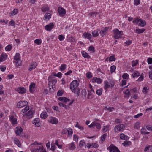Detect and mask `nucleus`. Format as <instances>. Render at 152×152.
Masks as SVG:
<instances>
[{
	"label": "nucleus",
	"instance_id": "obj_1",
	"mask_svg": "<svg viewBox=\"0 0 152 152\" xmlns=\"http://www.w3.org/2000/svg\"><path fill=\"white\" fill-rule=\"evenodd\" d=\"M20 54L17 53L14 57V63H15V66L18 67L21 65V61L20 59Z\"/></svg>",
	"mask_w": 152,
	"mask_h": 152
},
{
	"label": "nucleus",
	"instance_id": "obj_27",
	"mask_svg": "<svg viewBox=\"0 0 152 152\" xmlns=\"http://www.w3.org/2000/svg\"><path fill=\"white\" fill-rule=\"evenodd\" d=\"M47 116V113L46 112H42L40 115V117L42 118H46Z\"/></svg>",
	"mask_w": 152,
	"mask_h": 152
},
{
	"label": "nucleus",
	"instance_id": "obj_17",
	"mask_svg": "<svg viewBox=\"0 0 152 152\" xmlns=\"http://www.w3.org/2000/svg\"><path fill=\"white\" fill-rule=\"evenodd\" d=\"M10 120L12 124H15L17 123V119L16 117L12 115L10 117Z\"/></svg>",
	"mask_w": 152,
	"mask_h": 152
},
{
	"label": "nucleus",
	"instance_id": "obj_55",
	"mask_svg": "<svg viewBox=\"0 0 152 152\" xmlns=\"http://www.w3.org/2000/svg\"><path fill=\"white\" fill-rule=\"evenodd\" d=\"M55 143L59 148H61L62 146L61 145H59L58 144V142L57 140H56Z\"/></svg>",
	"mask_w": 152,
	"mask_h": 152
},
{
	"label": "nucleus",
	"instance_id": "obj_37",
	"mask_svg": "<svg viewBox=\"0 0 152 152\" xmlns=\"http://www.w3.org/2000/svg\"><path fill=\"white\" fill-rule=\"evenodd\" d=\"M86 77L88 79L91 78L92 77V75L90 72H88L86 74Z\"/></svg>",
	"mask_w": 152,
	"mask_h": 152
},
{
	"label": "nucleus",
	"instance_id": "obj_42",
	"mask_svg": "<svg viewBox=\"0 0 152 152\" xmlns=\"http://www.w3.org/2000/svg\"><path fill=\"white\" fill-rule=\"evenodd\" d=\"M138 61L137 60L132 61V67L135 66L138 64Z\"/></svg>",
	"mask_w": 152,
	"mask_h": 152
},
{
	"label": "nucleus",
	"instance_id": "obj_51",
	"mask_svg": "<svg viewBox=\"0 0 152 152\" xmlns=\"http://www.w3.org/2000/svg\"><path fill=\"white\" fill-rule=\"evenodd\" d=\"M143 73H142L141 75H140V76L138 79L137 81H142L143 79Z\"/></svg>",
	"mask_w": 152,
	"mask_h": 152
},
{
	"label": "nucleus",
	"instance_id": "obj_4",
	"mask_svg": "<svg viewBox=\"0 0 152 152\" xmlns=\"http://www.w3.org/2000/svg\"><path fill=\"white\" fill-rule=\"evenodd\" d=\"M79 83L77 80L73 81L70 84V88L71 90L74 89L75 88H78Z\"/></svg>",
	"mask_w": 152,
	"mask_h": 152
},
{
	"label": "nucleus",
	"instance_id": "obj_18",
	"mask_svg": "<svg viewBox=\"0 0 152 152\" xmlns=\"http://www.w3.org/2000/svg\"><path fill=\"white\" fill-rule=\"evenodd\" d=\"M7 55L6 53H2L0 57V61L2 62L4 61L7 58Z\"/></svg>",
	"mask_w": 152,
	"mask_h": 152
},
{
	"label": "nucleus",
	"instance_id": "obj_25",
	"mask_svg": "<svg viewBox=\"0 0 152 152\" xmlns=\"http://www.w3.org/2000/svg\"><path fill=\"white\" fill-rule=\"evenodd\" d=\"M104 88L105 90H107L110 87V83L107 81H105L104 82Z\"/></svg>",
	"mask_w": 152,
	"mask_h": 152
},
{
	"label": "nucleus",
	"instance_id": "obj_54",
	"mask_svg": "<svg viewBox=\"0 0 152 152\" xmlns=\"http://www.w3.org/2000/svg\"><path fill=\"white\" fill-rule=\"evenodd\" d=\"M63 93V92L62 90H59L58 91L57 94L58 96H60L62 95Z\"/></svg>",
	"mask_w": 152,
	"mask_h": 152
},
{
	"label": "nucleus",
	"instance_id": "obj_12",
	"mask_svg": "<svg viewBox=\"0 0 152 152\" xmlns=\"http://www.w3.org/2000/svg\"><path fill=\"white\" fill-rule=\"evenodd\" d=\"M54 24L53 23H50L45 26V29L48 31H50L54 26Z\"/></svg>",
	"mask_w": 152,
	"mask_h": 152
},
{
	"label": "nucleus",
	"instance_id": "obj_40",
	"mask_svg": "<svg viewBox=\"0 0 152 152\" xmlns=\"http://www.w3.org/2000/svg\"><path fill=\"white\" fill-rule=\"evenodd\" d=\"M131 142L129 141H126L122 143L123 145L124 146H127L128 145H129L130 144Z\"/></svg>",
	"mask_w": 152,
	"mask_h": 152
},
{
	"label": "nucleus",
	"instance_id": "obj_23",
	"mask_svg": "<svg viewBox=\"0 0 152 152\" xmlns=\"http://www.w3.org/2000/svg\"><path fill=\"white\" fill-rule=\"evenodd\" d=\"M140 73L138 71H135L132 74V76L133 78L137 77L140 76Z\"/></svg>",
	"mask_w": 152,
	"mask_h": 152
},
{
	"label": "nucleus",
	"instance_id": "obj_30",
	"mask_svg": "<svg viewBox=\"0 0 152 152\" xmlns=\"http://www.w3.org/2000/svg\"><path fill=\"white\" fill-rule=\"evenodd\" d=\"M141 132L142 134H148L149 132L147 131L145 128H142L141 130Z\"/></svg>",
	"mask_w": 152,
	"mask_h": 152
},
{
	"label": "nucleus",
	"instance_id": "obj_2",
	"mask_svg": "<svg viewBox=\"0 0 152 152\" xmlns=\"http://www.w3.org/2000/svg\"><path fill=\"white\" fill-rule=\"evenodd\" d=\"M132 22L134 24H137L142 27H144L146 24V23L145 20L139 19L137 17L134 18Z\"/></svg>",
	"mask_w": 152,
	"mask_h": 152
},
{
	"label": "nucleus",
	"instance_id": "obj_34",
	"mask_svg": "<svg viewBox=\"0 0 152 152\" xmlns=\"http://www.w3.org/2000/svg\"><path fill=\"white\" fill-rule=\"evenodd\" d=\"M49 10V7L48 6H44L41 8L42 11L45 12H46V11L48 10Z\"/></svg>",
	"mask_w": 152,
	"mask_h": 152
},
{
	"label": "nucleus",
	"instance_id": "obj_63",
	"mask_svg": "<svg viewBox=\"0 0 152 152\" xmlns=\"http://www.w3.org/2000/svg\"><path fill=\"white\" fill-rule=\"evenodd\" d=\"M129 75L127 73H124L122 75V77L124 79H126L129 77Z\"/></svg>",
	"mask_w": 152,
	"mask_h": 152
},
{
	"label": "nucleus",
	"instance_id": "obj_19",
	"mask_svg": "<svg viewBox=\"0 0 152 152\" xmlns=\"http://www.w3.org/2000/svg\"><path fill=\"white\" fill-rule=\"evenodd\" d=\"M35 84L34 83H31L29 86V91L30 92L32 93L34 91Z\"/></svg>",
	"mask_w": 152,
	"mask_h": 152
},
{
	"label": "nucleus",
	"instance_id": "obj_58",
	"mask_svg": "<svg viewBox=\"0 0 152 152\" xmlns=\"http://www.w3.org/2000/svg\"><path fill=\"white\" fill-rule=\"evenodd\" d=\"M142 91L145 94L147 93L148 92V90L147 88L146 87H144L142 89Z\"/></svg>",
	"mask_w": 152,
	"mask_h": 152
},
{
	"label": "nucleus",
	"instance_id": "obj_7",
	"mask_svg": "<svg viewBox=\"0 0 152 152\" xmlns=\"http://www.w3.org/2000/svg\"><path fill=\"white\" fill-rule=\"evenodd\" d=\"M88 126L90 127L93 128L96 127V128L98 129H100L101 127L100 124L96 121L92 122L90 125Z\"/></svg>",
	"mask_w": 152,
	"mask_h": 152
},
{
	"label": "nucleus",
	"instance_id": "obj_21",
	"mask_svg": "<svg viewBox=\"0 0 152 152\" xmlns=\"http://www.w3.org/2000/svg\"><path fill=\"white\" fill-rule=\"evenodd\" d=\"M83 35L84 36L85 38H87L90 41H91V39L92 37L91 35L88 33H84Z\"/></svg>",
	"mask_w": 152,
	"mask_h": 152
},
{
	"label": "nucleus",
	"instance_id": "obj_57",
	"mask_svg": "<svg viewBox=\"0 0 152 152\" xmlns=\"http://www.w3.org/2000/svg\"><path fill=\"white\" fill-rule=\"evenodd\" d=\"M146 128L148 130L152 131V126L150 125H148L146 126Z\"/></svg>",
	"mask_w": 152,
	"mask_h": 152
},
{
	"label": "nucleus",
	"instance_id": "obj_53",
	"mask_svg": "<svg viewBox=\"0 0 152 152\" xmlns=\"http://www.w3.org/2000/svg\"><path fill=\"white\" fill-rule=\"evenodd\" d=\"M106 136H107V134H103L102 136L101 137V140L102 141H104L105 140Z\"/></svg>",
	"mask_w": 152,
	"mask_h": 152
},
{
	"label": "nucleus",
	"instance_id": "obj_14",
	"mask_svg": "<svg viewBox=\"0 0 152 152\" xmlns=\"http://www.w3.org/2000/svg\"><path fill=\"white\" fill-rule=\"evenodd\" d=\"M33 123L37 126L39 127L40 125L39 119L37 118H35L33 121Z\"/></svg>",
	"mask_w": 152,
	"mask_h": 152
},
{
	"label": "nucleus",
	"instance_id": "obj_22",
	"mask_svg": "<svg viewBox=\"0 0 152 152\" xmlns=\"http://www.w3.org/2000/svg\"><path fill=\"white\" fill-rule=\"evenodd\" d=\"M36 63L35 62H33L30 66V67L28 69L29 70L31 71L32 69H34L36 68Z\"/></svg>",
	"mask_w": 152,
	"mask_h": 152
},
{
	"label": "nucleus",
	"instance_id": "obj_29",
	"mask_svg": "<svg viewBox=\"0 0 152 152\" xmlns=\"http://www.w3.org/2000/svg\"><path fill=\"white\" fill-rule=\"evenodd\" d=\"M33 111L31 110L26 113V115L28 116V117L29 118H31L32 117L33 115Z\"/></svg>",
	"mask_w": 152,
	"mask_h": 152
},
{
	"label": "nucleus",
	"instance_id": "obj_36",
	"mask_svg": "<svg viewBox=\"0 0 152 152\" xmlns=\"http://www.w3.org/2000/svg\"><path fill=\"white\" fill-rule=\"evenodd\" d=\"M145 30L144 28L141 29L138 28L136 30V32L138 33H143Z\"/></svg>",
	"mask_w": 152,
	"mask_h": 152
},
{
	"label": "nucleus",
	"instance_id": "obj_49",
	"mask_svg": "<svg viewBox=\"0 0 152 152\" xmlns=\"http://www.w3.org/2000/svg\"><path fill=\"white\" fill-rule=\"evenodd\" d=\"M70 145V149L72 150L74 149L75 148V147L74 142H72Z\"/></svg>",
	"mask_w": 152,
	"mask_h": 152
},
{
	"label": "nucleus",
	"instance_id": "obj_59",
	"mask_svg": "<svg viewBox=\"0 0 152 152\" xmlns=\"http://www.w3.org/2000/svg\"><path fill=\"white\" fill-rule=\"evenodd\" d=\"M15 143L16 144L18 145V146L19 147H20L21 146V144L19 143V141L18 140H15Z\"/></svg>",
	"mask_w": 152,
	"mask_h": 152
},
{
	"label": "nucleus",
	"instance_id": "obj_16",
	"mask_svg": "<svg viewBox=\"0 0 152 152\" xmlns=\"http://www.w3.org/2000/svg\"><path fill=\"white\" fill-rule=\"evenodd\" d=\"M41 148V146L37 145L32 148L31 151L32 152H40Z\"/></svg>",
	"mask_w": 152,
	"mask_h": 152
},
{
	"label": "nucleus",
	"instance_id": "obj_45",
	"mask_svg": "<svg viewBox=\"0 0 152 152\" xmlns=\"http://www.w3.org/2000/svg\"><path fill=\"white\" fill-rule=\"evenodd\" d=\"M66 65L65 64H62L60 67V69L61 71L64 70L66 68Z\"/></svg>",
	"mask_w": 152,
	"mask_h": 152
},
{
	"label": "nucleus",
	"instance_id": "obj_47",
	"mask_svg": "<svg viewBox=\"0 0 152 152\" xmlns=\"http://www.w3.org/2000/svg\"><path fill=\"white\" fill-rule=\"evenodd\" d=\"M12 47L10 45H8L5 48V50L6 51H9L12 49Z\"/></svg>",
	"mask_w": 152,
	"mask_h": 152
},
{
	"label": "nucleus",
	"instance_id": "obj_32",
	"mask_svg": "<svg viewBox=\"0 0 152 152\" xmlns=\"http://www.w3.org/2000/svg\"><path fill=\"white\" fill-rule=\"evenodd\" d=\"M51 15L50 13H46L44 15L45 19L48 20L51 18Z\"/></svg>",
	"mask_w": 152,
	"mask_h": 152
},
{
	"label": "nucleus",
	"instance_id": "obj_11",
	"mask_svg": "<svg viewBox=\"0 0 152 152\" xmlns=\"http://www.w3.org/2000/svg\"><path fill=\"white\" fill-rule=\"evenodd\" d=\"M19 93L23 94L26 93V89L23 87H18L15 89Z\"/></svg>",
	"mask_w": 152,
	"mask_h": 152
},
{
	"label": "nucleus",
	"instance_id": "obj_15",
	"mask_svg": "<svg viewBox=\"0 0 152 152\" xmlns=\"http://www.w3.org/2000/svg\"><path fill=\"white\" fill-rule=\"evenodd\" d=\"M71 91L76 94V96L78 97L79 96L80 92V89L79 88H75L74 89L71 90Z\"/></svg>",
	"mask_w": 152,
	"mask_h": 152
},
{
	"label": "nucleus",
	"instance_id": "obj_50",
	"mask_svg": "<svg viewBox=\"0 0 152 152\" xmlns=\"http://www.w3.org/2000/svg\"><path fill=\"white\" fill-rule=\"evenodd\" d=\"M34 43L37 45H40L42 43L41 40L39 39H36L34 41Z\"/></svg>",
	"mask_w": 152,
	"mask_h": 152
},
{
	"label": "nucleus",
	"instance_id": "obj_26",
	"mask_svg": "<svg viewBox=\"0 0 152 152\" xmlns=\"http://www.w3.org/2000/svg\"><path fill=\"white\" fill-rule=\"evenodd\" d=\"M97 12H91L89 13V15L91 17L94 18L96 17L97 15H98Z\"/></svg>",
	"mask_w": 152,
	"mask_h": 152
},
{
	"label": "nucleus",
	"instance_id": "obj_3",
	"mask_svg": "<svg viewBox=\"0 0 152 152\" xmlns=\"http://www.w3.org/2000/svg\"><path fill=\"white\" fill-rule=\"evenodd\" d=\"M114 34V38L115 39H118L121 37L123 35V33L122 31H119L118 29H114L113 31Z\"/></svg>",
	"mask_w": 152,
	"mask_h": 152
},
{
	"label": "nucleus",
	"instance_id": "obj_28",
	"mask_svg": "<svg viewBox=\"0 0 152 152\" xmlns=\"http://www.w3.org/2000/svg\"><path fill=\"white\" fill-rule=\"evenodd\" d=\"M82 56L85 58H90V56L85 51H83L82 52Z\"/></svg>",
	"mask_w": 152,
	"mask_h": 152
},
{
	"label": "nucleus",
	"instance_id": "obj_8",
	"mask_svg": "<svg viewBox=\"0 0 152 152\" xmlns=\"http://www.w3.org/2000/svg\"><path fill=\"white\" fill-rule=\"evenodd\" d=\"M58 12L60 16L61 17L64 16L66 14V10L63 8L59 7L58 8Z\"/></svg>",
	"mask_w": 152,
	"mask_h": 152
},
{
	"label": "nucleus",
	"instance_id": "obj_20",
	"mask_svg": "<svg viewBox=\"0 0 152 152\" xmlns=\"http://www.w3.org/2000/svg\"><path fill=\"white\" fill-rule=\"evenodd\" d=\"M93 82H96L97 83L100 84L102 82V80L100 78L97 77L93 78L92 79Z\"/></svg>",
	"mask_w": 152,
	"mask_h": 152
},
{
	"label": "nucleus",
	"instance_id": "obj_31",
	"mask_svg": "<svg viewBox=\"0 0 152 152\" xmlns=\"http://www.w3.org/2000/svg\"><path fill=\"white\" fill-rule=\"evenodd\" d=\"M17 130L16 131V134L17 135L20 134L22 131V129L20 127H18V128L17 127Z\"/></svg>",
	"mask_w": 152,
	"mask_h": 152
},
{
	"label": "nucleus",
	"instance_id": "obj_46",
	"mask_svg": "<svg viewBox=\"0 0 152 152\" xmlns=\"http://www.w3.org/2000/svg\"><path fill=\"white\" fill-rule=\"evenodd\" d=\"M29 109V107L28 106H26L22 110V112L23 113L26 112Z\"/></svg>",
	"mask_w": 152,
	"mask_h": 152
},
{
	"label": "nucleus",
	"instance_id": "obj_35",
	"mask_svg": "<svg viewBox=\"0 0 152 152\" xmlns=\"http://www.w3.org/2000/svg\"><path fill=\"white\" fill-rule=\"evenodd\" d=\"M59 105L60 107H63L65 109H67L69 107L68 104L67 105L66 104L62 103H59Z\"/></svg>",
	"mask_w": 152,
	"mask_h": 152
},
{
	"label": "nucleus",
	"instance_id": "obj_61",
	"mask_svg": "<svg viewBox=\"0 0 152 152\" xmlns=\"http://www.w3.org/2000/svg\"><path fill=\"white\" fill-rule=\"evenodd\" d=\"M134 4L136 5H139L140 3V0H134Z\"/></svg>",
	"mask_w": 152,
	"mask_h": 152
},
{
	"label": "nucleus",
	"instance_id": "obj_39",
	"mask_svg": "<svg viewBox=\"0 0 152 152\" xmlns=\"http://www.w3.org/2000/svg\"><path fill=\"white\" fill-rule=\"evenodd\" d=\"M115 56L114 55H112V56H110L109 58V61H114L115 60Z\"/></svg>",
	"mask_w": 152,
	"mask_h": 152
},
{
	"label": "nucleus",
	"instance_id": "obj_10",
	"mask_svg": "<svg viewBox=\"0 0 152 152\" xmlns=\"http://www.w3.org/2000/svg\"><path fill=\"white\" fill-rule=\"evenodd\" d=\"M48 121L52 124H57L58 122V120L55 117L52 116L50 117L49 119L48 120Z\"/></svg>",
	"mask_w": 152,
	"mask_h": 152
},
{
	"label": "nucleus",
	"instance_id": "obj_24",
	"mask_svg": "<svg viewBox=\"0 0 152 152\" xmlns=\"http://www.w3.org/2000/svg\"><path fill=\"white\" fill-rule=\"evenodd\" d=\"M110 152H120V151L116 147L113 146L110 149Z\"/></svg>",
	"mask_w": 152,
	"mask_h": 152
},
{
	"label": "nucleus",
	"instance_id": "obj_48",
	"mask_svg": "<svg viewBox=\"0 0 152 152\" xmlns=\"http://www.w3.org/2000/svg\"><path fill=\"white\" fill-rule=\"evenodd\" d=\"M59 39L60 41H63L65 37L63 35H60L58 36Z\"/></svg>",
	"mask_w": 152,
	"mask_h": 152
},
{
	"label": "nucleus",
	"instance_id": "obj_13",
	"mask_svg": "<svg viewBox=\"0 0 152 152\" xmlns=\"http://www.w3.org/2000/svg\"><path fill=\"white\" fill-rule=\"evenodd\" d=\"M108 28L107 27H105L103 28L102 30H101L99 32V34L102 36L103 37L104 35H106L107 34V31L108 30Z\"/></svg>",
	"mask_w": 152,
	"mask_h": 152
},
{
	"label": "nucleus",
	"instance_id": "obj_6",
	"mask_svg": "<svg viewBox=\"0 0 152 152\" xmlns=\"http://www.w3.org/2000/svg\"><path fill=\"white\" fill-rule=\"evenodd\" d=\"M57 82V80L56 79H52V80L49 81L48 83V85L49 87L51 86L53 89L54 88H55V84H56ZM50 89H51V88L50 87Z\"/></svg>",
	"mask_w": 152,
	"mask_h": 152
},
{
	"label": "nucleus",
	"instance_id": "obj_38",
	"mask_svg": "<svg viewBox=\"0 0 152 152\" xmlns=\"http://www.w3.org/2000/svg\"><path fill=\"white\" fill-rule=\"evenodd\" d=\"M86 144L84 140H81L80 142L79 146L80 148L82 147Z\"/></svg>",
	"mask_w": 152,
	"mask_h": 152
},
{
	"label": "nucleus",
	"instance_id": "obj_43",
	"mask_svg": "<svg viewBox=\"0 0 152 152\" xmlns=\"http://www.w3.org/2000/svg\"><path fill=\"white\" fill-rule=\"evenodd\" d=\"M86 91L85 90L83 89L81 91V94L82 96L86 97Z\"/></svg>",
	"mask_w": 152,
	"mask_h": 152
},
{
	"label": "nucleus",
	"instance_id": "obj_52",
	"mask_svg": "<svg viewBox=\"0 0 152 152\" xmlns=\"http://www.w3.org/2000/svg\"><path fill=\"white\" fill-rule=\"evenodd\" d=\"M88 98L89 99L91 98V96L93 95V93L89 91H88Z\"/></svg>",
	"mask_w": 152,
	"mask_h": 152
},
{
	"label": "nucleus",
	"instance_id": "obj_60",
	"mask_svg": "<svg viewBox=\"0 0 152 152\" xmlns=\"http://www.w3.org/2000/svg\"><path fill=\"white\" fill-rule=\"evenodd\" d=\"M73 140L76 141H77L78 140V137L77 135H74L73 136Z\"/></svg>",
	"mask_w": 152,
	"mask_h": 152
},
{
	"label": "nucleus",
	"instance_id": "obj_44",
	"mask_svg": "<svg viewBox=\"0 0 152 152\" xmlns=\"http://www.w3.org/2000/svg\"><path fill=\"white\" fill-rule=\"evenodd\" d=\"M116 69V67L114 65L112 66L110 68V72L111 73L113 72Z\"/></svg>",
	"mask_w": 152,
	"mask_h": 152
},
{
	"label": "nucleus",
	"instance_id": "obj_41",
	"mask_svg": "<svg viewBox=\"0 0 152 152\" xmlns=\"http://www.w3.org/2000/svg\"><path fill=\"white\" fill-rule=\"evenodd\" d=\"M102 88H100L96 90V94L99 95H101L102 93Z\"/></svg>",
	"mask_w": 152,
	"mask_h": 152
},
{
	"label": "nucleus",
	"instance_id": "obj_9",
	"mask_svg": "<svg viewBox=\"0 0 152 152\" xmlns=\"http://www.w3.org/2000/svg\"><path fill=\"white\" fill-rule=\"evenodd\" d=\"M27 104L28 102L26 101H20L18 103L17 106L18 108H21L26 105Z\"/></svg>",
	"mask_w": 152,
	"mask_h": 152
},
{
	"label": "nucleus",
	"instance_id": "obj_62",
	"mask_svg": "<svg viewBox=\"0 0 152 152\" xmlns=\"http://www.w3.org/2000/svg\"><path fill=\"white\" fill-rule=\"evenodd\" d=\"M148 63V64H151L152 63V58H149L147 59Z\"/></svg>",
	"mask_w": 152,
	"mask_h": 152
},
{
	"label": "nucleus",
	"instance_id": "obj_56",
	"mask_svg": "<svg viewBox=\"0 0 152 152\" xmlns=\"http://www.w3.org/2000/svg\"><path fill=\"white\" fill-rule=\"evenodd\" d=\"M123 93L128 96H129L130 94L129 91L128 89H127L126 90L124 91H123Z\"/></svg>",
	"mask_w": 152,
	"mask_h": 152
},
{
	"label": "nucleus",
	"instance_id": "obj_33",
	"mask_svg": "<svg viewBox=\"0 0 152 152\" xmlns=\"http://www.w3.org/2000/svg\"><path fill=\"white\" fill-rule=\"evenodd\" d=\"M92 34L93 36L94 37H96L99 35L98 31L96 30L93 31L92 32Z\"/></svg>",
	"mask_w": 152,
	"mask_h": 152
},
{
	"label": "nucleus",
	"instance_id": "obj_5",
	"mask_svg": "<svg viewBox=\"0 0 152 152\" xmlns=\"http://www.w3.org/2000/svg\"><path fill=\"white\" fill-rule=\"evenodd\" d=\"M125 126L123 124H120L116 125L114 128L115 132L118 133L124 128Z\"/></svg>",
	"mask_w": 152,
	"mask_h": 152
},
{
	"label": "nucleus",
	"instance_id": "obj_64",
	"mask_svg": "<svg viewBox=\"0 0 152 152\" xmlns=\"http://www.w3.org/2000/svg\"><path fill=\"white\" fill-rule=\"evenodd\" d=\"M132 42V41L129 40L128 41H126L125 42V44L127 46L130 45Z\"/></svg>",
	"mask_w": 152,
	"mask_h": 152
}]
</instances>
